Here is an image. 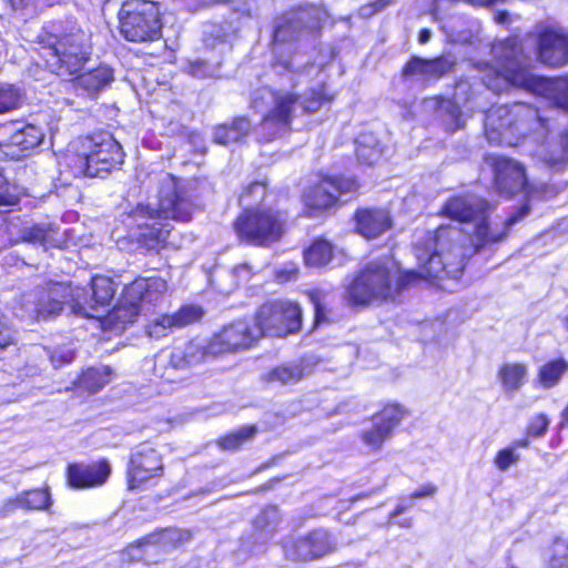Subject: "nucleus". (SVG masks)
Returning a JSON list of instances; mask_svg holds the SVG:
<instances>
[{
    "label": "nucleus",
    "instance_id": "6e6d98bb",
    "mask_svg": "<svg viewBox=\"0 0 568 568\" xmlns=\"http://www.w3.org/2000/svg\"><path fill=\"white\" fill-rule=\"evenodd\" d=\"M310 300L314 306V323L315 325H318L323 322H326V311L325 305L323 303L322 294L317 291L308 293Z\"/></svg>",
    "mask_w": 568,
    "mask_h": 568
},
{
    "label": "nucleus",
    "instance_id": "5701e85b",
    "mask_svg": "<svg viewBox=\"0 0 568 568\" xmlns=\"http://www.w3.org/2000/svg\"><path fill=\"white\" fill-rule=\"evenodd\" d=\"M111 474V465L102 459L91 464H71L68 467V484L78 489L103 485Z\"/></svg>",
    "mask_w": 568,
    "mask_h": 568
},
{
    "label": "nucleus",
    "instance_id": "a878e982",
    "mask_svg": "<svg viewBox=\"0 0 568 568\" xmlns=\"http://www.w3.org/2000/svg\"><path fill=\"white\" fill-rule=\"evenodd\" d=\"M219 356L212 349V338L206 343L191 341L183 347H175L169 357V365L175 369H185Z\"/></svg>",
    "mask_w": 568,
    "mask_h": 568
},
{
    "label": "nucleus",
    "instance_id": "8fccbe9b",
    "mask_svg": "<svg viewBox=\"0 0 568 568\" xmlns=\"http://www.w3.org/2000/svg\"><path fill=\"white\" fill-rule=\"evenodd\" d=\"M262 544L258 535L255 531L247 536H242L240 538L239 548L234 551V555L237 560L245 561L247 558L253 556L256 550V545Z\"/></svg>",
    "mask_w": 568,
    "mask_h": 568
},
{
    "label": "nucleus",
    "instance_id": "0eeeda50",
    "mask_svg": "<svg viewBox=\"0 0 568 568\" xmlns=\"http://www.w3.org/2000/svg\"><path fill=\"white\" fill-rule=\"evenodd\" d=\"M38 39L37 50L45 68L60 77L80 71L91 55L90 34L79 28L60 36L45 32Z\"/></svg>",
    "mask_w": 568,
    "mask_h": 568
},
{
    "label": "nucleus",
    "instance_id": "c9c22d12",
    "mask_svg": "<svg viewBox=\"0 0 568 568\" xmlns=\"http://www.w3.org/2000/svg\"><path fill=\"white\" fill-rule=\"evenodd\" d=\"M382 153L379 142L373 133H362L356 139V155L361 163L373 165L378 162Z\"/></svg>",
    "mask_w": 568,
    "mask_h": 568
},
{
    "label": "nucleus",
    "instance_id": "f3484780",
    "mask_svg": "<svg viewBox=\"0 0 568 568\" xmlns=\"http://www.w3.org/2000/svg\"><path fill=\"white\" fill-rule=\"evenodd\" d=\"M336 548L334 536L324 528L313 529L284 545L285 558L294 562L317 560Z\"/></svg>",
    "mask_w": 568,
    "mask_h": 568
},
{
    "label": "nucleus",
    "instance_id": "f8f14e48",
    "mask_svg": "<svg viewBox=\"0 0 568 568\" xmlns=\"http://www.w3.org/2000/svg\"><path fill=\"white\" fill-rule=\"evenodd\" d=\"M88 153L78 155L79 172L89 178H104L123 163L124 153L120 143L110 134L89 139Z\"/></svg>",
    "mask_w": 568,
    "mask_h": 568
},
{
    "label": "nucleus",
    "instance_id": "f03ea898",
    "mask_svg": "<svg viewBox=\"0 0 568 568\" xmlns=\"http://www.w3.org/2000/svg\"><path fill=\"white\" fill-rule=\"evenodd\" d=\"M194 204L190 192L173 175L162 174L155 203L138 204L123 222L140 247L156 251L172 231L171 220H191Z\"/></svg>",
    "mask_w": 568,
    "mask_h": 568
},
{
    "label": "nucleus",
    "instance_id": "39448f33",
    "mask_svg": "<svg viewBox=\"0 0 568 568\" xmlns=\"http://www.w3.org/2000/svg\"><path fill=\"white\" fill-rule=\"evenodd\" d=\"M493 210L494 207L487 200L475 194L453 196L448 199L444 204L442 209V213L444 216L459 221L462 223H473L474 225V248L466 247L460 243L463 236L457 229L456 231L458 232V235H456L454 237L455 240L453 241V250L450 252H458L454 247V245H458L459 247H462V252H465L466 254L464 263L466 262L467 257H469L474 252L478 251L479 248L504 240L510 226H513L520 219L528 214V209L524 206L519 210L517 214L511 215L504 221L494 220L489 222L488 219ZM442 227L445 226L442 225ZM446 227H448V225ZM438 229H440V226ZM449 229L455 230V227L450 226Z\"/></svg>",
    "mask_w": 568,
    "mask_h": 568
},
{
    "label": "nucleus",
    "instance_id": "423d86ee",
    "mask_svg": "<svg viewBox=\"0 0 568 568\" xmlns=\"http://www.w3.org/2000/svg\"><path fill=\"white\" fill-rule=\"evenodd\" d=\"M327 13L322 8L308 6L298 8L278 17L273 31V68L277 72L292 73L293 88L296 85L295 77L302 72L314 69L308 61L298 62L297 55L292 57L291 47L302 40L314 39L321 29Z\"/></svg>",
    "mask_w": 568,
    "mask_h": 568
},
{
    "label": "nucleus",
    "instance_id": "a18cd8bd",
    "mask_svg": "<svg viewBox=\"0 0 568 568\" xmlns=\"http://www.w3.org/2000/svg\"><path fill=\"white\" fill-rule=\"evenodd\" d=\"M21 103V93L14 85H0V114L10 112L19 108Z\"/></svg>",
    "mask_w": 568,
    "mask_h": 568
},
{
    "label": "nucleus",
    "instance_id": "9d476101",
    "mask_svg": "<svg viewBox=\"0 0 568 568\" xmlns=\"http://www.w3.org/2000/svg\"><path fill=\"white\" fill-rule=\"evenodd\" d=\"M284 225L285 216L267 206L245 209L233 222L237 239L254 246L277 242L284 233Z\"/></svg>",
    "mask_w": 568,
    "mask_h": 568
},
{
    "label": "nucleus",
    "instance_id": "9b49d317",
    "mask_svg": "<svg viewBox=\"0 0 568 568\" xmlns=\"http://www.w3.org/2000/svg\"><path fill=\"white\" fill-rule=\"evenodd\" d=\"M120 33L132 42L154 41L161 37L160 9L151 0H126L119 11Z\"/></svg>",
    "mask_w": 568,
    "mask_h": 568
},
{
    "label": "nucleus",
    "instance_id": "ea45409f",
    "mask_svg": "<svg viewBox=\"0 0 568 568\" xmlns=\"http://www.w3.org/2000/svg\"><path fill=\"white\" fill-rule=\"evenodd\" d=\"M256 434L257 428L255 425L242 426L237 430L221 437L217 444L224 450L234 452L240 449L246 442L252 440Z\"/></svg>",
    "mask_w": 568,
    "mask_h": 568
},
{
    "label": "nucleus",
    "instance_id": "052dcab7",
    "mask_svg": "<svg viewBox=\"0 0 568 568\" xmlns=\"http://www.w3.org/2000/svg\"><path fill=\"white\" fill-rule=\"evenodd\" d=\"M233 273L240 281H247L252 275V270L248 264L244 263L236 265Z\"/></svg>",
    "mask_w": 568,
    "mask_h": 568
},
{
    "label": "nucleus",
    "instance_id": "e433bc0d",
    "mask_svg": "<svg viewBox=\"0 0 568 568\" xmlns=\"http://www.w3.org/2000/svg\"><path fill=\"white\" fill-rule=\"evenodd\" d=\"M55 235L57 231L51 224H37L22 230L21 241L41 245L47 250L48 247L57 246Z\"/></svg>",
    "mask_w": 568,
    "mask_h": 568
},
{
    "label": "nucleus",
    "instance_id": "cd10ccee",
    "mask_svg": "<svg viewBox=\"0 0 568 568\" xmlns=\"http://www.w3.org/2000/svg\"><path fill=\"white\" fill-rule=\"evenodd\" d=\"M355 219L357 232L366 239H376L392 226L389 213L383 209L358 210Z\"/></svg>",
    "mask_w": 568,
    "mask_h": 568
},
{
    "label": "nucleus",
    "instance_id": "09e8293b",
    "mask_svg": "<svg viewBox=\"0 0 568 568\" xmlns=\"http://www.w3.org/2000/svg\"><path fill=\"white\" fill-rule=\"evenodd\" d=\"M549 568H568V541L557 538L551 546Z\"/></svg>",
    "mask_w": 568,
    "mask_h": 568
},
{
    "label": "nucleus",
    "instance_id": "f704fd0d",
    "mask_svg": "<svg viewBox=\"0 0 568 568\" xmlns=\"http://www.w3.org/2000/svg\"><path fill=\"white\" fill-rule=\"evenodd\" d=\"M305 376V368L302 363H286L274 367L265 375L267 383H280L281 385L295 384Z\"/></svg>",
    "mask_w": 568,
    "mask_h": 568
},
{
    "label": "nucleus",
    "instance_id": "20e7f679",
    "mask_svg": "<svg viewBox=\"0 0 568 568\" xmlns=\"http://www.w3.org/2000/svg\"><path fill=\"white\" fill-rule=\"evenodd\" d=\"M496 67H487L483 84L495 93L520 88L544 93L558 108L568 111V78L546 79L531 72L534 60L527 55L516 39H507L493 45Z\"/></svg>",
    "mask_w": 568,
    "mask_h": 568
},
{
    "label": "nucleus",
    "instance_id": "7ed1b4c3",
    "mask_svg": "<svg viewBox=\"0 0 568 568\" xmlns=\"http://www.w3.org/2000/svg\"><path fill=\"white\" fill-rule=\"evenodd\" d=\"M115 293L113 282L105 276H94L90 293L85 288L53 284L47 288L37 287L21 295L18 315L31 321L49 320L68 305L70 312L81 317L103 316Z\"/></svg>",
    "mask_w": 568,
    "mask_h": 568
},
{
    "label": "nucleus",
    "instance_id": "dca6fc26",
    "mask_svg": "<svg viewBox=\"0 0 568 568\" xmlns=\"http://www.w3.org/2000/svg\"><path fill=\"white\" fill-rule=\"evenodd\" d=\"M163 470L160 452L150 443H141L130 454L126 468L128 488L139 489L149 480L161 477Z\"/></svg>",
    "mask_w": 568,
    "mask_h": 568
},
{
    "label": "nucleus",
    "instance_id": "ddd939ff",
    "mask_svg": "<svg viewBox=\"0 0 568 568\" xmlns=\"http://www.w3.org/2000/svg\"><path fill=\"white\" fill-rule=\"evenodd\" d=\"M261 336L284 337L296 333L302 325V308L291 301H272L263 304L255 314Z\"/></svg>",
    "mask_w": 568,
    "mask_h": 568
},
{
    "label": "nucleus",
    "instance_id": "bf43d9fd",
    "mask_svg": "<svg viewBox=\"0 0 568 568\" xmlns=\"http://www.w3.org/2000/svg\"><path fill=\"white\" fill-rule=\"evenodd\" d=\"M436 490H437V488L435 485L426 484V485H423L419 489L415 490L409 496V499L414 500V499L430 497L436 493Z\"/></svg>",
    "mask_w": 568,
    "mask_h": 568
},
{
    "label": "nucleus",
    "instance_id": "1a4fd4ad",
    "mask_svg": "<svg viewBox=\"0 0 568 568\" xmlns=\"http://www.w3.org/2000/svg\"><path fill=\"white\" fill-rule=\"evenodd\" d=\"M298 95L292 91L268 87L258 88L252 93L251 106L264 113L261 131L265 140H273L291 130Z\"/></svg>",
    "mask_w": 568,
    "mask_h": 568
},
{
    "label": "nucleus",
    "instance_id": "72a5a7b5",
    "mask_svg": "<svg viewBox=\"0 0 568 568\" xmlns=\"http://www.w3.org/2000/svg\"><path fill=\"white\" fill-rule=\"evenodd\" d=\"M333 184L324 178L315 186L311 187L305 194L304 200L307 206L324 210L336 203V193L332 190Z\"/></svg>",
    "mask_w": 568,
    "mask_h": 568
},
{
    "label": "nucleus",
    "instance_id": "69168bd1",
    "mask_svg": "<svg viewBox=\"0 0 568 568\" xmlns=\"http://www.w3.org/2000/svg\"><path fill=\"white\" fill-rule=\"evenodd\" d=\"M392 0H376L374 3H372V8H373V11L372 12H377L382 9H384L387 4L390 3Z\"/></svg>",
    "mask_w": 568,
    "mask_h": 568
},
{
    "label": "nucleus",
    "instance_id": "bb28decb",
    "mask_svg": "<svg viewBox=\"0 0 568 568\" xmlns=\"http://www.w3.org/2000/svg\"><path fill=\"white\" fill-rule=\"evenodd\" d=\"M113 81V70L106 65L84 72L75 77L71 83L78 95L95 98Z\"/></svg>",
    "mask_w": 568,
    "mask_h": 568
},
{
    "label": "nucleus",
    "instance_id": "4468645a",
    "mask_svg": "<svg viewBox=\"0 0 568 568\" xmlns=\"http://www.w3.org/2000/svg\"><path fill=\"white\" fill-rule=\"evenodd\" d=\"M166 290L168 284L161 277L138 278L124 288L121 304L112 316L122 323H133L145 305L156 302Z\"/></svg>",
    "mask_w": 568,
    "mask_h": 568
},
{
    "label": "nucleus",
    "instance_id": "864d4df0",
    "mask_svg": "<svg viewBox=\"0 0 568 568\" xmlns=\"http://www.w3.org/2000/svg\"><path fill=\"white\" fill-rule=\"evenodd\" d=\"M54 368H60L74 359V352L69 347H57L52 351L45 349Z\"/></svg>",
    "mask_w": 568,
    "mask_h": 568
},
{
    "label": "nucleus",
    "instance_id": "4d7b16f0",
    "mask_svg": "<svg viewBox=\"0 0 568 568\" xmlns=\"http://www.w3.org/2000/svg\"><path fill=\"white\" fill-rule=\"evenodd\" d=\"M548 425L549 419L547 418V416L544 414H539L531 419L528 426V435L534 437L544 436L548 429Z\"/></svg>",
    "mask_w": 568,
    "mask_h": 568
},
{
    "label": "nucleus",
    "instance_id": "a19ab883",
    "mask_svg": "<svg viewBox=\"0 0 568 568\" xmlns=\"http://www.w3.org/2000/svg\"><path fill=\"white\" fill-rule=\"evenodd\" d=\"M191 539V534L182 529H165L159 534H152L142 538L141 544L152 542L154 545L180 546Z\"/></svg>",
    "mask_w": 568,
    "mask_h": 568
},
{
    "label": "nucleus",
    "instance_id": "e2e57ef3",
    "mask_svg": "<svg viewBox=\"0 0 568 568\" xmlns=\"http://www.w3.org/2000/svg\"><path fill=\"white\" fill-rule=\"evenodd\" d=\"M412 506H413V500L412 499H409L408 503H404V501L398 503L397 506L395 507V509L393 510V513L390 514V519H394L397 516L402 515L403 513H405Z\"/></svg>",
    "mask_w": 568,
    "mask_h": 568
},
{
    "label": "nucleus",
    "instance_id": "393cba45",
    "mask_svg": "<svg viewBox=\"0 0 568 568\" xmlns=\"http://www.w3.org/2000/svg\"><path fill=\"white\" fill-rule=\"evenodd\" d=\"M202 316V312L195 306H183L176 313L160 315L152 320L145 332L152 338L166 336L173 328H180L194 323Z\"/></svg>",
    "mask_w": 568,
    "mask_h": 568
},
{
    "label": "nucleus",
    "instance_id": "2f4dec72",
    "mask_svg": "<svg viewBox=\"0 0 568 568\" xmlns=\"http://www.w3.org/2000/svg\"><path fill=\"white\" fill-rule=\"evenodd\" d=\"M251 131V122L245 116H237L231 123L220 124L214 129L213 141L227 145L241 141Z\"/></svg>",
    "mask_w": 568,
    "mask_h": 568
},
{
    "label": "nucleus",
    "instance_id": "b1692460",
    "mask_svg": "<svg viewBox=\"0 0 568 568\" xmlns=\"http://www.w3.org/2000/svg\"><path fill=\"white\" fill-rule=\"evenodd\" d=\"M455 65L450 54H443L434 59L412 57L403 69L404 77H422L425 80H438L449 73Z\"/></svg>",
    "mask_w": 568,
    "mask_h": 568
},
{
    "label": "nucleus",
    "instance_id": "aec40b11",
    "mask_svg": "<svg viewBox=\"0 0 568 568\" xmlns=\"http://www.w3.org/2000/svg\"><path fill=\"white\" fill-rule=\"evenodd\" d=\"M487 163L493 168L495 186L500 194L513 195L524 190L527 179L519 162L500 155H489Z\"/></svg>",
    "mask_w": 568,
    "mask_h": 568
},
{
    "label": "nucleus",
    "instance_id": "79ce46f5",
    "mask_svg": "<svg viewBox=\"0 0 568 568\" xmlns=\"http://www.w3.org/2000/svg\"><path fill=\"white\" fill-rule=\"evenodd\" d=\"M17 503L24 508L42 510L51 504L48 489H33L18 496Z\"/></svg>",
    "mask_w": 568,
    "mask_h": 568
},
{
    "label": "nucleus",
    "instance_id": "c85d7f7f",
    "mask_svg": "<svg viewBox=\"0 0 568 568\" xmlns=\"http://www.w3.org/2000/svg\"><path fill=\"white\" fill-rule=\"evenodd\" d=\"M537 156L550 170L556 172L562 171L568 164V132L541 145Z\"/></svg>",
    "mask_w": 568,
    "mask_h": 568
},
{
    "label": "nucleus",
    "instance_id": "37998d69",
    "mask_svg": "<svg viewBox=\"0 0 568 568\" xmlns=\"http://www.w3.org/2000/svg\"><path fill=\"white\" fill-rule=\"evenodd\" d=\"M328 97L324 91V84L318 83L311 88L301 97V106L304 112L313 113L321 109L324 102L328 101Z\"/></svg>",
    "mask_w": 568,
    "mask_h": 568
},
{
    "label": "nucleus",
    "instance_id": "338daca9",
    "mask_svg": "<svg viewBox=\"0 0 568 568\" xmlns=\"http://www.w3.org/2000/svg\"><path fill=\"white\" fill-rule=\"evenodd\" d=\"M527 446H528L527 439H519V440L514 442V444L510 447H515V449H516L517 447H527Z\"/></svg>",
    "mask_w": 568,
    "mask_h": 568
},
{
    "label": "nucleus",
    "instance_id": "5fc2aeb1",
    "mask_svg": "<svg viewBox=\"0 0 568 568\" xmlns=\"http://www.w3.org/2000/svg\"><path fill=\"white\" fill-rule=\"evenodd\" d=\"M142 538L135 544L130 545L122 554V561H139L144 559V548L153 546L152 542L141 544Z\"/></svg>",
    "mask_w": 568,
    "mask_h": 568
},
{
    "label": "nucleus",
    "instance_id": "c756f323",
    "mask_svg": "<svg viewBox=\"0 0 568 568\" xmlns=\"http://www.w3.org/2000/svg\"><path fill=\"white\" fill-rule=\"evenodd\" d=\"M282 515L276 506H266L253 520V528L262 544L270 540L278 530Z\"/></svg>",
    "mask_w": 568,
    "mask_h": 568
},
{
    "label": "nucleus",
    "instance_id": "de8ad7c7",
    "mask_svg": "<svg viewBox=\"0 0 568 568\" xmlns=\"http://www.w3.org/2000/svg\"><path fill=\"white\" fill-rule=\"evenodd\" d=\"M60 0H10L14 10H21L27 16H33L45 8L59 3Z\"/></svg>",
    "mask_w": 568,
    "mask_h": 568
},
{
    "label": "nucleus",
    "instance_id": "49530a36",
    "mask_svg": "<svg viewBox=\"0 0 568 568\" xmlns=\"http://www.w3.org/2000/svg\"><path fill=\"white\" fill-rule=\"evenodd\" d=\"M186 70L196 78H210L219 75L220 62H209L204 59L189 61Z\"/></svg>",
    "mask_w": 568,
    "mask_h": 568
},
{
    "label": "nucleus",
    "instance_id": "4be33fe9",
    "mask_svg": "<svg viewBox=\"0 0 568 568\" xmlns=\"http://www.w3.org/2000/svg\"><path fill=\"white\" fill-rule=\"evenodd\" d=\"M537 54L549 67L568 63V33L558 29H546L538 37Z\"/></svg>",
    "mask_w": 568,
    "mask_h": 568
},
{
    "label": "nucleus",
    "instance_id": "3c124183",
    "mask_svg": "<svg viewBox=\"0 0 568 568\" xmlns=\"http://www.w3.org/2000/svg\"><path fill=\"white\" fill-rule=\"evenodd\" d=\"M327 180L333 184V192L336 193V200L343 195L353 194L358 189L356 180L344 176H327Z\"/></svg>",
    "mask_w": 568,
    "mask_h": 568
},
{
    "label": "nucleus",
    "instance_id": "6ab92c4d",
    "mask_svg": "<svg viewBox=\"0 0 568 568\" xmlns=\"http://www.w3.org/2000/svg\"><path fill=\"white\" fill-rule=\"evenodd\" d=\"M477 99L476 89L468 80L462 79L456 83L453 100H443L440 104V110L445 112L447 131L455 132L464 128L462 106H468L470 110H484V105Z\"/></svg>",
    "mask_w": 568,
    "mask_h": 568
},
{
    "label": "nucleus",
    "instance_id": "4c0bfd02",
    "mask_svg": "<svg viewBox=\"0 0 568 568\" xmlns=\"http://www.w3.org/2000/svg\"><path fill=\"white\" fill-rule=\"evenodd\" d=\"M567 371L568 363L565 359H554L539 368L537 381L544 388H551L559 383Z\"/></svg>",
    "mask_w": 568,
    "mask_h": 568
},
{
    "label": "nucleus",
    "instance_id": "603ef678",
    "mask_svg": "<svg viewBox=\"0 0 568 568\" xmlns=\"http://www.w3.org/2000/svg\"><path fill=\"white\" fill-rule=\"evenodd\" d=\"M520 457L515 452V447H507L497 453L494 464L500 471H506L510 466L516 465Z\"/></svg>",
    "mask_w": 568,
    "mask_h": 568
},
{
    "label": "nucleus",
    "instance_id": "58836bf2",
    "mask_svg": "<svg viewBox=\"0 0 568 568\" xmlns=\"http://www.w3.org/2000/svg\"><path fill=\"white\" fill-rule=\"evenodd\" d=\"M333 256V246L326 240L318 239L305 250L304 260L306 265L313 267L325 266Z\"/></svg>",
    "mask_w": 568,
    "mask_h": 568
},
{
    "label": "nucleus",
    "instance_id": "7c9ffc66",
    "mask_svg": "<svg viewBox=\"0 0 568 568\" xmlns=\"http://www.w3.org/2000/svg\"><path fill=\"white\" fill-rule=\"evenodd\" d=\"M112 368L105 365L89 367L74 381L73 385L90 394L98 393L111 382Z\"/></svg>",
    "mask_w": 568,
    "mask_h": 568
},
{
    "label": "nucleus",
    "instance_id": "473e14b6",
    "mask_svg": "<svg viewBox=\"0 0 568 568\" xmlns=\"http://www.w3.org/2000/svg\"><path fill=\"white\" fill-rule=\"evenodd\" d=\"M528 368L523 363H505L498 369V378L506 393L519 390L527 381Z\"/></svg>",
    "mask_w": 568,
    "mask_h": 568
},
{
    "label": "nucleus",
    "instance_id": "412c9836",
    "mask_svg": "<svg viewBox=\"0 0 568 568\" xmlns=\"http://www.w3.org/2000/svg\"><path fill=\"white\" fill-rule=\"evenodd\" d=\"M405 415L404 408L398 405H388L372 419V427L361 434L362 442L372 452H377L390 438L395 427Z\"/></svg>",
    "mask_w": 568,
    "mask_h": 568
},
{
    "label": "nucleus",
    "instance_id": "0e129e2a",
    "mask_svg": "<svg viewBox=\"0 0 568 568\" xmlns=\"http://www.w3.org/2000/svg\"><path fill=\"white\" fill-rule=\"evenodd\" d=\"M432 38V31L429 29H422L418 34V41L424 44L427 43Z\"/></svg>",
    "mask_w": 568,
    "mask_h": 568
},
{
    "label": "nucleus",
    "instance_id": "f257e3e1",
    "mask_svg": "<svg viewBox=\"0 0 568 568\" xmlns=\"http://www.w3.org/2000/svg\"><path fill=\"white\" fill-rule=\"evenodd\" d=\"M456 230L437 229L427 233L425 243L415 245L420 273L403 272L389 256L369 261L347 284L345 298L352 305H367L375 301H394L404 290L419 278H458L464 271L465 252L454 245Z\"/></svg>",
    "mask_w": 568,
    "mask_h": 568
},
{
    "label": "nucleus",
    "instance_id": "774afa93",
    "mask_svg": "<svg viewBox=\"0 0 568 568\" xmlns=\"http://www.w3.org/2000/svg\"><path fill=\"white\" fill-rule=\"evenodd\" d=\"M561 417H562V423L568 424V406L564 409Z\"/></svg>",
    "mask_w": 568,
    "mask_h": 568
},
{
    "label": "nucleus",
    "instance_id": "2eb2a0df",
    "mask_svg": "<svg viewBox=\"0 0 568 568\" xmlns=\"http://www.w3.org/2000/svg\"><path fill=\"white\" fill-rule=\"evenodd\" d=\"M44 139L41 128L23 122L0 125V159L19 160L29 155Z\"/></svg>",
    "mask_w": 568,
    "mask_h": 568
},
{
    "label": "nucleus",
    "instance_id": "a211bd4d",
    "mask_svg": "<svg viewBox=\"0 0 568 568\" xmlns=\"http://www.w3.org/2000/svg\"><path fill=\"white\" fill-rule=\"evenodd\" d=\"M261 337V331L255 323L241 320L224 326L212 337V349L217 355L236 353L250 348Z\"/></svg>",
    "mask_w": 568,
    "mask_h": 568
},
{
    "label": "nucleus",
    "instance_id": "680f3d73",
    "mask_svg": "<svg viewBox=\"0 0 568 568\" xmlns=\"http://www.w3.org/2000/svg\"><path fill=\"white\" fill-rule=\"evenodd\" d=\"M7 185V179L4 175L0 172V206H7L10 205L12 202L9 200V197L2 192V190Z\"/></svg>",
    "mask_w": 568,
    "mask_h": 568
},
{
    "label": "nucleus",
    "instance_id": "c03bdc74",
    "mask_svg": "<svg viewBox=\"0 0 568 568\" xmlns=\"http://www.w3.org/2000/svg\"><path fill=\"white\" fill-rule=\"evenodd\" d=\"M266 196V185L254 182L246 186L240 195L239 202L245 209H252L255 203L262 202Z\"/></svg>",
    "mask_w": 568,
    "mask_h": 568
},
{
    "label": "nucleus",
    "instance_id": "6e6552de",
    "mask_svg": "<svg viewBox=\"0 0 568 568\" xmlns=\"http://www.w3.org/2000/svg\"><path fill=\"white\" fill-rule=\"evenodd\" d=\"M536 125L545 126V119L526 103L494 105L485 114V133L495 144L510 143L513 138L526 135Z\"/></svg>",
    "mask_w": 568,
    "mask_h": 568
},
{
    "label": "nucleus",
    "instance_id": "13d9d810",
    "mask_svg": "<svg viewBox=\"0 0 568 568\" xmlns=\"http://www.w3.org/2000/svg\"><path fill=\"white\" fill-rule=\"evenodd\" d=\"M14 339L16 332L6 321V318L0 317V349H3L13 344Z\"/></svg>",
    "mask_w": 568,
    "mask_h": 568
}]
</instances>
